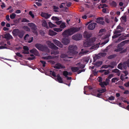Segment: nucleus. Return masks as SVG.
<instances>
[{
  "instance_id": "59",
  "label": "nucleus",
  "mask_w": 129,
  "mask_h": 129,
  "mask_svg": "<svg viewBox=\"0 0 129 129\" xmlns=\"http://www.w3.org/2000/svg\"><path fill=\"white\" fill-rule=\"evenodd\" d=\"M40 62H41V63L43 64V67H45V64H46V62L42 60H40Z\"/></svg>"
},
{
  "instance_id": "63",
  "label": "nucleus",
  "mask_w": 129,
  "mask_h": 129,
  "mask_svg": "<svg viewBox=\"0 0 129 129\" xmlns=\"http://www.w3.org/2000/svg\"><path fill=\"white\" fill-rule=\"evenodd\" d=\"M126 49H125L123 50L120 51V52L119 53L121 54L125 53L126 51Z\"/></svg>"
},
{
  "instance_id": "23",
  "label": "nucleus",
  "mask_w": 129,
  "mask_h": 129,
  "mask_svg": "<svg viewBox=\"0 0 129 129\" xmlns=\"http://www.w3.org/2000/svg\"><path fill=\"white\" fill-rule=\"evenodd\" d=\"M117 56V55L115 54H112L109 56L108 58L109 59H111L116 57Z\"/></svg>"
},
{
  "instance_id": "27",
  "label": "nucleus",
  "mask_w": 129,
  "mask_h": 129,
  "mask_svg": "<svg viewBox=\"0 0 129 129\" xmlns=\"http://www.w3.org/2000/svg\"><path fill=\"white\" fill-rule=\"evenodd\" d=\"M107 91L106 89L105 88L104 89H100L98 90V92L100 93H103Z\"/></svg>"
},
{
  "instance_id": "1",
  "label": "nucleus",
  "mask_w": 129,
  "mask_h": 129,
  "mask_svg": "<svg viewBox=\"0 0 129 129\" xmlns=\"http://www.w3.org/2000/svg\"><path fill=\"white\" fill-rule=\"evenodd\" d=\"M80 29L79 27H73L65 30L62 33V35L65 36L71 35L76 32L79 31Z\"/></svg>"
},
{
  "instance_id": "50",
  "label": "nucleus",
  "mask_w": 129,
  "mask_h": 129,
  "mask_svg": "<svg viewBox=\"0 0 129 129\" xmlns=\"http://www.w3.org/2000/svg\"><path fill=\"white\" fill-rule=\"evenodd\" d=\"M112 72L113 73H119V72H120V71L118 69H116L114 70H112Z\"/></svg>"
},
{
  "instance_id": "56",
  "label": "nucleus",
  "mask_w": 129,
  "mask_h": 129,
  "mask_svg": "<svg viewBox=\"0 0 129 129\" xmlns=\"http://www.w3.org/2000/svg\"><path fill=\"white\" fill-rule=\"evenodd\" d=\"M105 70V71H104L105 72L104 73V74L105 75H107L110 72L109 70Z\"/></svg>"
},
{
  "instance_id": "26",
  "label": "nucleus",
  "mask_w": 129,
  "mask_h": 129,
  "mask_svg": "<svg viewBox=\"0 0 129 129\" xmlns=\"http://www.w3.org/2000/svg\"><path fill=\"white\" fill-rule=\"evenodd\" d=\"M96 40V38L95 37H93L90 39H89L88 40L91 43V44L92 45V43H93Z\"/></svg>"
},
{
  "instance_id": "4",
  "label": "nucleus",
  "mask_w": 129,
  "mask_h": 129,
  "mask_svg": "<svg viewBox=\"0 0 129 129\" xmlns=\"http://www.w3.org/2000/svg\"><path fill=\"white\" fill-rule=\"evenodd\" d=\"M13 33L14 35L16 36H18L20 38H22L23 36V33L18 29H15L13 31Z\"/></svg>"
},
{
  "instance_id": "52",
  "label": "nucleus",
  "mask_w": 129,
  "mask_h": 129,
  "mask_svg": "<svg viewBox=\"0 0 129 129\" xmlns=\"http://www.w3.org/2000/svg\"><path fill=\"white\" fill-rule=\"evenodd\" d=\"M21 21L22 22H29V21L25 18H23Z\"/></svg>"
},
{
  "instance_id": "16",
  "label": "nucleus",
  "mask_w": 129,
  "mask_h": 129,
  "mask_svg": "<svg viewBox=\"0 0 129 129\" xmlns=\"http://www.w3.org/2000/svg\"><path fill=\"white\" fill-rule=\"evenodd\" d=\"M83 35L84 38L87 39L91 36V35L89 34L86 31H85Z\"/></svg>"
},
{
  "instance_id": "21",
  "label": "nucleus",
  "mask_w": 129,
  "mask_h": 129,
  "mask_svg": "<svg viewBox=\"0 0 129 129\" xmlns=\"http://www.w3.org/2000/svg\"><path fill=\"white\" fill-rule=\"evenodd\" d=\"M99 85L102 88H105V85L107 86L108 85L105 81L102 82L100 83Z\"/></svg>"
},
{
  "instance_id": "48",
  "label": "nucleus",
  "mask_w": 129,
  "mask_h": 129,
  "mask_svg": "<svg viewBox=\"0 0 129 129\" xmlns=\"http://www.w3.org/2000/svg\"><path fill=\"white\" fill-rule=\"evenodd\" d=\"M118 80V79L116 78H113L111 79V81L112 82H115L116 81H117Z\"/></svg>"
},
{
  "instance_id": "62",
  "label": "nucleus",
  "mask_w": 129,
  "mask_h": 129,
  "mask_svg": "<svg viewBox=\"0 0 129 129\" xmlns=\"http://www.w3.org/2000/svg\"><path fill=\"white\" fill-rule=\"evenodd\" d=\"M44 57V58H46V59H51L52 58V57L50 55L48 56L47 57Z\"/></svg>"
},
{
  "instance_id": "3",
  "label": "nucleus",
  "mask_w": 129,
  "mask_h": 129,
  "mask_svg": "<svg viewBox=\"0 0 129 129\" xmlns=\"http://www.w3.org/2000/svg\"><path fill=\"white\" fill-rule=\"evenodd\" d=\"M28 25L30 27L32 32L35 34H37V25L33 23H28Z\"/></svg>"
},
{
  "instance_id": "29",
  "label": "nucleus",
  "mask_w": 129,
  "mask_h": 129,
  "mask_svg": "<svg viewBox=\"0 0 129 129\" xmlns=\"http://www.w3.org/2000/svg\"><path fill=\"white\" fill-rule=\"evenodd\" d=\"M83 49H81V52H80L79 53L80 55L86 54L88 53L89 52V51L88 50H86L84 51H83Z\"/></svg>"
},
{
  "instance_id": "47",
  "label": "nucleus",
  "mask_w": 129,
  "mask_h": 129,
  "mask_svg": "<svg viewBox=\"0 0 129 129\" xmlns=\"http://www.w3.org/2000/svg\"><path fill=\"white\" fill-rule=\"evenodd\" d=\"M59 53V52L58 51H53L52 52H51V54H53L55 55H56L58 54Z\"/></svg>"
},
{
  "instance_id": "32",
  "label": "nucleus",
  "mask_w": 129,
  "mask_h": 129,
  "mask_svg": "<svg viewBox=\"0 0 129 129\" xmlns=\"http://www.w3.org/2000/svg\"><path fill=\"white\" fill-rule=\"evenodd\" d=\"M100 58V57L99 56L96 55L95 56L93 57V62H95L97 59H99Z\"/></svg>"
},
{
  "instance_id": "61",
  "label": "nucleus",
  "mask_w": 129,
  "mask_h": 129,
  "mask_svg": "<svg viewBox=\"0 0 129 129\" xmlns=\"http://www.w3.org/2000/svg\"><path fill=\"white\" fill-rule=\"evenodd\" d=\"M15 54L18 57H22V55L20 53L16 52L15 53Z\"/></svg>"
},
{
  "instance_id": "15",
  "label": "nucleus",
  "mask_w": 129,
  "mask_h": 129,
  "mask_svg": "<svg viewBox=\"0 0 129 129\" xmlns=\"http://www.w3.org/2000/svg\"><path fill=\"white\" fill-rule=\"evenodd\" d=\"M41 16L42 17H44L46 19L49 18L51 16L50 14H49L47 13H42Z\"/></svg>"
},
{
  "instance_id": "14",
  "label": "nucleus",
  "mask_w": 129,
  "mask_h": 129,
  "mask_svg": "<svg viewBox=\"0 0 129 129\" xmlns=\"http://www.w3.org/2000/svg\"><path fill=\"white\" fill-rule=\"evenodd\" d=\"M91 43L87 39V41L84 43L83 46L85 47H89L91 46Z\"/></svg>"
},
{
  "instance_id": "2",
  "label": "nucleus",
  "mask_w": 129,
  "mask_h": 129,
  "mask_svg": "<svg viewBox=\"0 0 129 129\" xmlns=\"http://www.w3.org/2000/svg\"><path fill=\"white\" fill-rule=\"evenodd\" d=\"M35 47L39 50L43 51H47L48 49L45 45H43L39 43H37L35 45Z\"/></svg>"
},
{
  "instance_id": "55",
  "label": "nucleus",
  "mask_w": 129,
  "mask_h": 129,
  "mask_svg": "<svg viewBox=\"0 0 129 129\" xmlns=\"http://www.w3.org/2000/svg\"><path fill=\"white\" fill-rule=\"evenodd\" d=\"M36 49L35 48H33L32 49L30 50V52L34 54L35 52L36 51Z\"/></svg>"
},
{
  "instance_id": "34",
  "label": "nucleus",
  "mask_w": 129,
  "mask_h": 129,
  "mask_svg": "<svg viewBox=\"0 0 129 129\" xmlns=\"http://www.w3.org/2000/svg\"><path fill=\"white\" fill-rule=\"evenodd\" d=\"M23 28L26 31H30V29L27 26L25 25Z\"/></svg>"
},
{
  "instance_id": "33",
  "label": "nucleus",
  "mask_w": 129,
  "mask_h": 129,
  "mask_svg": "<svg viewBox=\"0 0 129 129\" xmlns=\"http://www.w3.org/2000/svg\"><path fill=\"white\" fill-rule=\"evenodd\" d=\"M61 57L62 58H65L67 57H68L69 58H71L72 57H68V55H67L66 54H62L61 55Z\"/></svg>"
},
{
  "instance_id": "5",
  "label": "nucleus",
  "mask_w": 129,
  "mask_h": 129,
  "mask_svg": "<svg viewBox=\"0 0 129 129\" xmlns=\"http://www.w3.org/2000/svg\"><path fill=\"white\" fill-rule=\"evenodd\" d=\"M77 48V46L74 45H70L68 47V52L72 54H75Z\"/></svg>"
},
{
  "instance_id": "53",
  "label": "nucleus",
  "mask_w": 129,
  "mask_h": 129,
  "mask_svg": "<svg viewBox=\"0 0 129 129\" xmlns=\"http://www.w3.org/2000/svg\"><path fill=\"white\" fill-rule=\"evenodd\" d=\"M54 30L57 32H59L62 31V29L61 28H56L54 29Z\"/></svg>"
},
{
  "instance_id": "20",
  "label": "nucleus",
  "mask_w": 129,
  "mask_h": 129,
  "mask_svg": "<svg viewBox=\"0 0 129 129\" xmlns=\"http://www.w3.org/2000/svg\"><path fill=\"white\" fill-rule=\"evenodd\" d=\"M56 77H57L56 80H57V81H58L59 82L61 83H63L62 79L59 74L57 75Z\"/></svg>"
},
{
  "instance_id": "57",
  "label": "nucleus",
  "mask_w": 129,
  "mask_h": 129,
  "mask_svg": "<svg viewBox=\"0 0 129 129\" xmlns=\"http://www.w3.org/2000/svg\"><path fill=\"white\" fill-rule=\"evenodd\" d=\"M122 31L120 30H115L114 32V34H117L118 33H121Z\"/></svg>"
},
{
  "instance_id": "40",
  "label": "nucleus",
  "mask_w": 129,
  "mask_h": 129,
  "mask_svg": "<svg viewBox=\"0 0 129 129\" xmlns=\"http://www.w3.org/2000/svg\"><path fill=\"white\" fill-rule=\"evenodd\" d=\"M63 74L66 77H67V76L69 75V73L67 71H64L63 72Z\"/></svg>"
},
{
  "instance_id": "64",
  "label": "nucleus",
  "mask_w": 129,
  "mask_h": 129,
  "mask_svg": "<svg viewBox=\"0 0 129 129\" xmlns=\"http://www.w3.org/2000/svg\"><path fill=\"white\" fill-rule=\"evenodd\" d=\"M115 98L113 96H111L110 97H109L108 99L109 100H113Z\"/></svg>"
},
{
  "instance_id": "24",
  "label": "nucleus",
  "mask_w": 129,
  "mask_h": 129,
  "mask_svg": "<svg viewBox=\"0 0 129 129\" xmlns=\"http://www.w3.org/2000/svg\"><path fill=\"white\" fill-rule=\"evenodd\" d=\"M108 67L111 68V69L113 68V67L112 66H111V65H103L101 67V68H105V69H107Z\"/></svg>"
},
{
  "instance_id": "30",
  "label": "nucleus",
  "mask_w": 129,
  "mask_h": 129,
  "mask_svg": "<svg viewBox=\"0 0 129 129\" xmlns=\"http://www.w3.org/2000/svg\"><path fill=\"white\" fill-rule=\"evenodd\" d=\"M102 63L103 62L102 61H97L94 64L97 67H99L102 64Z\"/></svg>"
},
{
  "instance_id": "49",
  "label": "nucleus",
  "mask_w": 129,
  "mask_h": 129,
  "mask_svg": "<svg viewBox=\"0 0 129 129\" xmlns=\"http://www.w3.org/2000/svg\"><path fill=\"white\" fill-rule=\"evenodd\" d=\"M20 19V18L14 20V22L15 23H19V20Z\"/></svg>"
},
{
  "instance_id": "51",
  "label": "nucleus",
  "mask_w": 129,
  "mask_h": 129,
  "mask_svg": "<svg viewBox=\"0 0 129 129\" xmlns=\"http://www.w3.org/2000/svg\"><path fill=\"white\" fill-rule=\"evenodd\" d=\"M29 37V35L28 34H27L24 37V40H27V39H28Z\"/></svg>"
},
{
  "instance_id": "42",
  "label": "nucleus",
  "mask_w": 129,
  "mask_h": 129,
  "mask_svg": "<svg viewBox=\"0 0 129 129\" xmlns=\"http://www.w3.org/2000/svg\"><path fill=\"white\" fill-rule=\"evenodd\" d=\"M111 5L114 7H115L117 6L116 3L114 1L112 2L111 4Z\"/></svg>"
},
{
  "instance_id": "25",
  "label": "nucleus",
  "mask_w": 129,
  "mask_h": 129,
  "mask_svg": "<svg viewBox=\"0 0 129 129\" xmlns=\"http://www.w3.org/2000/svg\"><path fill=\"white\" fill-rule=\"evenodd\" d=\"M42 25L43 26L46 27L47 29H48L49 28L47 24L45 21H44L42 22Z\"/></svg>"
},
{
  "instance_id": "10",
  "label": "nucleus",
  "mask_w": 129,
  "mask_h": 129,
  "mask_svg": "<svg viewBox=\"0 0 129 129\" xmlns=\"http://www.w3.org/2000/svg\"><path fill=\"white\" fill-rule=\"evenodd\" d=\"M97 24L95 23H92L89 24L88 26V29H89L92 30L96 26Z\"/></svg>"
},
{
  "instance_id": "45",
  "label": "nucleus",
  "mask_w": 129,
  "mask_h": 129,
  "mask_svg": "<svg viewBox=\"0 0 129 129\" xmlns=\"http://www.w3.org/2000/svg\"><path fill=\"white\" fill-rule=\"evenodd\" d=\"M117 68L120 70H122V64L121 63H119L117 66Z\"/></svg>"
},
{
  "instance_id": "37",
  "label": "nucleus",
  "mask_w": 129,
  "mask_h": 129,
  "mask_svg": "<svg viewBox=\"0 0 129 129\" xmlns=\"http://www.w3.org/2000/svg\"><path fill=\"white\" fill-rule=\"evenodd\" d=\"M48 24L49 27L50 28H52L55 27L56 25L52 23L51 22H48Z\"/></svg>"
},
{
  "instance_id": "44",
  "label": "nucleus",
  "mask_w": 129,
  "mask_h": 129,
  "mask_svg": "<svg viewBox=\"0 0 129 129\" xmlns=\"http://www.w3.org/2000/svg\"><path fill=\"white\" fill-rule=\"evenodd\" d=\"M89 60V58L88 57H86L84 58L83 61L84 62H85L86 63H87Z\"/></svg>"
},
{
  "instance_id": "7",
  "label": "nucleus",
  "mask_w": 129,
  "mask_h": 129,
  "mask_svg": "<svg viewBox=\"0 0 129 129\" xmlns=\"http://www.w3.org/2000/svg\"><path fill=\"white\" fill-rule=\"evenodd\" d=\"M47 44L49 47L52 49L56 50L58 48V47L55 45L53 43H51L50 41H49Z\"/></svg>"
},
{
  "instance_id": "41",
  "label": "nucleus",
  "mask_w": 129,
  "mask_h": 129,
  "mask_svg": "<svg viewBox=\"0 0 129 129\" xmlns=\"http://www.w3.org/2000/svg\"><path fill=\"white\" fill-rule=\"evenodd\" d=\"M52 19L53 20L58 21L59 20V18L53 16L52 17Z\"/></svg>"
},
{
  "instance_id": "13",
  "label": "nucleus",
  "mask_w": 129,
  "mask_h": 129,
  "mask_svg": "<svg viewBox=\"0 0 129 129\" xmlns=\"http://www.w3.org/2000/svg\"><path fill=\"white\" fill-rule=\"evenodd\" d=\"M129 42V40L123 41L118 44L117 46V48L121 47L123 46L125 44Z\"/></svg>"
},
{
  "instance_id": "18",
  "label": "nucleus",
  "mask_w": 129,
  "mask_h": 129,
  "mask_svg": "<svg viewBox=\"0 0 129 129\" xmlns=\"http://www.w3.org/2000/svg\"><path fill=\"white\" fill-rule=\"evenodd\" d=\"M62 42L64 44L66 45L68 44L70 42V40L67 38H65L62 40Z\"/></svg>"
},
{
  "instance_id": "9",
  "label": "nucleus",
  "mask_w": 129,
  "mask_h": 129,
  "mask_svg": "<svg viewBox=\"0 0 129 129\" xmlns=\"http://www.w3.org/2000/svg\"><path fill=\"white\" fill-rule=\"evenodd\" d=\"M103 20L104 19L102 17H99L97 18L96 22L102 25H104L105 23L104 21H103Z\"/></svg>"
},
{
  "instance_id": "60",
  "label": "nucleus",
  "mask_w": 129,
  "mask_h": 129,
  "mask_svg": "<svg viewBox=\"0 0 129 129\" xmlns=\"http://www.w3.org/2000/svg\"><path fill=\"white\" fill-rule=\"evenodd\" d=\"M29 14L32 17V18H34V15L33 14L32 12L30 11L29 12Z\"/></svg>"
},
{
  "instance_id": "36",
  "label": "nucleus",
  "mask_w": 129,
  "mask_h": 129,
  "mask_svg": "<svg viewBox=\"0 0 129 129\" xmlns=\"http://www.w3.org/2000/svg\"><path fill=\"white\" fill-rule=\"evenodd\" d=\"M123 48L122 47H119L118 48H117V49H115L114 50V51L116 52H118L120 51H121L123 50Z\"/></svg>"
},
{
  "instance_id": "35",
  "label": "nucleus",
  "mask_w": 129,
  "mask_h": 129,
  "mask_svg": "<svg viewBox=\"0 0 129 129\" xmlns=\"http://www.w3.org/2000/svg\"><path fill=\"white\" fill-rule=\"evenodd\" d=\"M50 74V75H51L53 76L54 77H56V76L55 73V72H54L53 71H49Z\"/></svg>"
},
{
  "instance_id": "8",
  "label": "nucleus",
  "mask_w": 129,
  "mask_h": 129,
  "mask_svg": "<svg viewBox=\"0 0 129 129\" xmlns=\"http://www.w3.org/2000/svg\"><path fill=\"white\" fill-rule=\"evenodd\" d=\"M122 64L123 68L124 69L126 70L127 67H129V59L123 62Z\"/></svg>"
},
{
  "instance_id": "12",
  "label": "nucleus",
  "mask_w": 129,
  "mask_h": 129,
  "mask_svg": "<svg viewBox=\"0 0 129 129\" xmlns=\"http://www.w3.org/2000/svg\"><path fill=\"white\" fill-rule=\"evenodd\" d=\"M53 41L54 43L57 46L60 47L62 48L63 46V45L61 44V43L57 40H53Z\"/></svg>"
},
{
  "instance_id": "43",
  "label": "nucleus",
  "mask_w": 129,
  "mask_h": 129,
  "mask_svg": "<svg viewBox=\"0 0 129 129\" xmlns=\"http://www.w3.org/2000/svg\"><path fill=\"white\" fill-rule=\"evenodd\" d=\"M4 38H6L7 40V43L8 44V33H7L4 35Z\"/></svg>"
},
{
  "instance_id": "46",
  "label": "nucleus",
  "mask_w": 129,
  "mask_h": 129,
  "mask_svg": "<svg viewBox=\"0 0 129 129\" xmlns=\"http://www.w3.org/2000/svg\"><path fill=\"white\" fill-rule=\"evenodd\" d=\"M110 64L111 66H112L113 67V68H114V66H115L116 65V62L115 61H112L110 62Z\"/></svg>"
},
{
  "instance_id": "11",
  "label": "nucleus",
  "mask_w": 129,
  "mask_h": 129,
  "mask_svg": "<svg viewBox=\"0 0 129 129\" xmlns=\"http://www.w3.org/2000/svg\"><path fill=\"white\" fill-rule=\"evenodd\" d=\"M53 67L56 69H64L65 67L62 66L61 64L59 63H57L56 65L54 66Z\"/></svg>"
},
{
  "instance_id": "38",
  "label": "nucleus",
  "mask_w": 129,
  "mask_h": 129,
  "mask_svg": "<svg viewBox=\"0 0 129 129\" xmlns=\"http://www.w3.org/2000/svg\"><path fill=\"white\" fill-rule=\"evenodd\" d=\"M120 29V30H122V31H123L124 30V28L121 27V26H120V25H118L117 27H116V29L117 30L118 29Z\"/></svg>"
},
{
  "instance_id": "19",
  "label": "nucleus",
  "mask_w": 129,
  "mask_h": 129,
  "mask_svg": "<svg viewBox=\"0 0 129 129\" xmlns=\"http://www.w3.org/2000/svg\"><path fill=\"white\" fill-rule=\"evenodd\" d=\"M129 37V34H127L124 37H123L121 36L119 37L117 40L116 41V42H120L122 40H125V37Z\"/></svg>"
},
{
  "instance_id": "17",
  "label": "nucleus",
  "mask_w": 129,
  "mask_h": 129,
  "mask_svg": "<svg viewBox=\"0 0 129 129\" xmlns=\"http://www.w3.org/2000/svg\"><path fill=\"white\" fill-rule=\"evenodd\" d=\"M76 66H78V67L80 69H83L84 68L85 65L84 64H82L81 62H79L76 64Z\"/></svg>"
},
{
  "instance_id": "28",
  "label": "nucleus",
  "mask_w": 129,
  "mask_h": 129,
  "mask_svg": "<svg viewBox=\"0 0 129 129\" xmlns=\"http://www.w3.org/2000/svg\"><path fill=\"white\" fill-rule=\"evenodd\" d=\"M49 35L51 36H53L56 35V32H54L53 30H51L49 31Z\"/></svg>"
},
{
  "instance_id": "58",
  "label": "nucleus",
  "mask_w": 129,
  "mask_h": 129,
  "mask_svg": "<svg viewBox=\"0 0 129 129\" xmlns=\"http://www.w3.org/2000/svg\"><path fill=\"white\" fill-rule=\"evenodd\" d=\"M23 49L24 50H26L27 51H28L29 50L28 47L26 46H24L23 47Z\"/></svg>"
},
{
  "instance_id": "31",
  "label": "nucleus",
  "mask_w": 129,
  "mask_h": 129,
  "mask_svg": "<svg viewBox=\"0 0 129 129\" xmlns=\"http://www.w3.org/2000/svg\"><path fill=\"white\" fill-rule=\"evenodd\" d=\"M66 27L65 23L64 22L62 23L60 26V27L61 29H63Z\"/></svg>"
},
{
  "instance_id": "39",
  "label": "nucleus",
  "mask_w": 129,
  "mask_h": 129,
  "mask_svg": "<svg viewBox=\"0 0 129 129\" xmlns=\"http://www.w3.org/2000/svg\"><path fill=\"white\" fill-rule=\"evenodd\" d=\"M16 16V14L13 13L12 14L10 15V17L11 19H13L15 18Z\"/></svg>"
},
{
  "instance_id": "22",
  "label": "nucleus",
  "mask_w": 129,
  "mask_h": 129,
  "mask_svg": "<svg viewBox=\"0 0 129 129\" xmlns=\"http://www.w3.org/2000/svg\"><path fill=\"white\" fill-rule=\"evenodd\" d=\"M72 71L73 72H76L79 70V68L78 67H73L71 68Z\"/></svg>"
},
{
  "instance_id": "6",
  "label": "nucleus",
  "mask_w": 129,
  "mask_h": 129,
  "mask_svg": "<svg viewBox=\"0 0 129 129\" xmlns=\"http://www.w3.org/2000/svg\"><path fill=\"white\" fill-rule=\"evenodd\" d=\"M82 38V35L80 33H77L73 36L72 37V39L76 41L81 40Z\"/></svg>"
},
{
  "instance_id": "54",
  "label": "nucleus",
  "mask_w": 129,
  "mask_h": 129,
  "mask_svg": "<svg viewBox=\"0 0 129 129\" xmlns=\"http://www.w3.org/2000/svg\"><path fill=\"white\" fill-rule=\"evenodd\" d=\"M121 35V34H116L113 36H112V38L113 39L116 38L118 36H120Z\"/></svg>"
}]
</instances>
